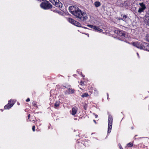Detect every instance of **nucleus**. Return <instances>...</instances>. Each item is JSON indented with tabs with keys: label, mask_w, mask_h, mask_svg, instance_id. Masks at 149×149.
Wrapping results in <instances>:
<instances>
[{
	"label": "nucleus",
	"mask_w": 149,
	"mask_h": 149,
	"mask_svg": "<svg viewBox=\"0 0 149 149\" xmlns=\"http://www.w3.org/2000/svg\"><path fill=\"white\" fill-rule=\"evenodd\" d=\"M70 12L77 17L79 18L82 21H85L87 18L86 14L82 13L81 10H69Z\"/></svg>",
	"instance_id": "f257e3e1"
},
{
	"label": "nucleus",
	"mask_w": 149,
	"mask_h": 149,
	"mask_svg": "<svg viewBox=\"0 0 149 149\" xmlns=\"http://www.w3.org/2000/svg\"><path fill=\"white\" fill-rule=\"evenodd\" d=\"M40 4V7L44 9H48L52 8V5L47 0H45Z\"/></svg>",
	"instance_id": "f03ea898"
},
{
	"label": "nucleus",
	"mask_w": 149,
	"mask_h": 149,
	"mask_svg": "<svg viewBox=\"0 0 149 149\" xmlns=\"http://www.w3.org/2000/svg\"><path fill=\"white\" fill-rule=\"evenodd\" d=\"M115 33L120 36L122 38H125L127 37V33L123 30H120L118 29H116L114 31Z\"/></svg>",
	"instance_id": "7ed1b4c3"
},
{
	"label": "nucleus",
	"mask_w": 149,
	"mask_h": 149,
	"mask_svg": "<svg viewBox=\"0 0 149 149\" xmlns=\"http://www.w3.org/2000/svg\"><path fill=\"white\" fill-rule=\"evenodd\" d=\"M113 119L111 115H109V116L108 120V133H110L111 131L113 124Z\"/></svg>",
	"instance_id": "20e7f679"
},
{
	"label": "nucleus",
	"mask_w": 149,
	"mask_h": 149,
	"mask_svg": "<svg viewBox=\"0 0 149 149\" xmlns=\"http://www.w3.org/2000/svg\"><path fill=\"white\" fill-rule=\"evenodd\" d=\"M144 43H147L143 42L142 44L138 42H134L132 43L133 45L136 47L138 48L139 49H143L145 50V47L143 46V45Z\"/></svg>",
	"instance_id": "39448f33"
},
{
	"label": "nucleus",
	"mask_w": 149,
	"mask_h": 149,
	"mask_svg": "<svg viewBox=\"0 0 149 149\" xmlns=\"http://www.w3.org/2000/svg\"><path fill=\"white\" fill-rule=\"evenodd\" d=\"M68 21L70 23L79 27H81V24L79 22L74 20L72 18H67Z\"/></svg>",
	"instance_id": "423d86ee"
},
{
	"label": "nucleus",
	"mask_w": 149,
	"mask_h": 149,
	"mask_svg": "<svg viewBox=\"0 0 149 149\" xmlns=\"http://www.w3.org/2000/svg\"><path fill=\"white\" fill-rule=\"evenodd\" d=\"M70 85H67V88L68 89V90L64 92L65 95H69L74 93L75 90L73 89L70 88Z\"/></svg>",
	"instance_id": "0eeeda50"
},
{
	"label": "nucleus",
	"mask_w": 149,
	"mask_h": 149,
	"mask_svg": "<svg viewBox=\"0 0 149 149\" xmlns=\"http://www.w3.org/2000/svg\"><path fill=\"white\" fill-rule=\"evenodd\" d=\"M15 101L12 100H10L8 102V103L4 106V109H7L11 108L14 104Z\"/></svg>",
	"instance_id": "6e6552de"
},
{
	"label": "nucleus",
	"mask_w": 149,
	"mask_h": 149,
	"mask_svg": "<svg viewBox=\"0 0 149 149\" xmlns=\"http://www.w3.org/2000/svg\"><path fill=\"white\" fill-rule=\"evenodd\" d=\"M146 40L149 42V34H147L146 36ZM143 46L145 47V50L149 52V44L147 43H144L143 45Z\"/></svg>",
	"instance_id": "1a4fd4ad"
},
{
	"label": "nucleus",
	"mask_w": 149,
	"mask_h": 149,
	"mask_svg": "<svg viewBox=\"0 0 149 149\" xmlns=\"http://www.w3.org/2000/svg\"><path fill=\"white\" fill-rule=\"evenodd\" d=\"M87 26L90 27L91 28L93 29L95 31L101 32L103 31V30L102 29H100L99 27H97L95 26H93L91 25H88Z\"/></svg>",
	"instance_id": "9d476101"
},
{
	"label": "nucleus",
	"mask_w": 149,
	"mask_h": 149,
	"mask_svg": "<svg viewBox=\"0 0 149 149\" xmlns=\"http://www.w3.org/2000/svg\"><path fill=\"white\" fill-rule=\"evenodd\" d=\"M65 11L62 10H53L54 12L58 13L59 15H65L66 14V10H64Z\"/></svg>",
	"instance_id": "9b49d317"
},
{
	"label": "nucleus",
	"mask_w": 149,
	"mask_h": 149,
	"mask_svg": "<svg viewBox=\"0 0 149 149\" xmlns=\"http://www.w3.org/2000/svg\"><path fill=\"white\" fill-rule=\"evenodd\" d=\"M145 23L149 26V12H147L145 16Z\"/></svg>",
	"instance_id": "f8f14e48"
},
{
	"label": "nucleus",
	"mask_w": 149,
	"mask_h": 149,
	"mask_svg": "<svg viewBox=\"0 0 149 149\" xmlns=\"http://www.w3.org/2000/svg\"><path fill=\"white\" fill-rule=\"evenodd\" d=\"M144 10H133V12L134 13H136L137 15H139L141 14H143L144 13Z\"/></svg>",
	"instance_id": "ddd939ff"
},
{
	"label": "nucleus",
	"mask_w": 149,
	"mask_h": 149,
	"mask_svg": "<svg viewBox=\"0 0 149 149\" xmlns=\"http://www.w3.org/2000/svg\"><path fill=\"white\" fill-rule=\"evenodd\" d=\"M77 107H73L72 109V111L71 114L72 115H74L77 113Z\"/></svg>",
	"instance_id": "4468645a"
},
{
	"label": "nucleus",
	"mask_w": 149,
	"mask_h": 149,
	"mask_svg": "<svg viewBox=\"0 0 149 149\" xmlns=\"http://www.w3.org/2000/svg\"><path fill=\"white\" fill-rule=\"evenodd\" d=\"M54 5L56 7L58 8H61L63 5L62 3L60 2L59 1V2H57L54 4Z\"/></svg>",
	"instance_id": "2eb2a0df"
},
{
	"label": "nucleus",
	"mask_w": 149,
	"mask_h": 149,
	"mask_svg": "<svg viewBox=\"0 0 149 149\" xmlns=\"http://www.w3.org/2000/svg\"><path fill=\"white\" fill-rule=\"evenodd\" d=\"M139 4L141 6V8H139V9H146V7L143 3H140Z\"/></svg>",
	"instance_id": "dca6fc26"
},
{
	"label": "nucleus",
	"mask_w": 149,
	"mask_h": 149,
	"mask_svg": "<svg viewBox=\"0 0 149 149\" xmlns=\"http://www.w3.org/2000/svg\"><path fill=\"white\" fill-rule=\"evenodd\" d=\"M69 9L72 10V9H79V8L78 7L76 6H70L69 7Z\"/></svg>",
	"instance_id": "f3484780"
},
{
	"label": "nucleus",
	"mask_w": 149,
	"mask_h": 149,
	"mask_svg": "<svg viewBox=\"0 0 149 149\" xmlns=\"http://www.w3.org/2000/svg\"><path fill=\"white\" fill-rule=\"evenodd\" d=\"M100 4V3L99 1H96L95 2V5L96 7L99 6Z\"/></svg>",
	"instance_id": "a211bd4d"
},
{
	"label": "nucleus",
	"mask_w": 149,
	"mask_h": 149,
	"mask_svg": "<svg viewBox=\"0 0 149 149\" xmlns=\"http://www.w3.org/2000/svg\"><path fill=\"white\" fill-rule=\"evenodd\" d=\"M89 95L87 93H83L81 95V97H86L88 96Z\"/></svg>",
	"instance_id": "6ab92c4d"
},
{
	"label": "nucleus",
	"mask_w": 149,
	"mask_h": 149,
	"mask_svg": "<svg viewBox=\"0 0 149 149\" xmlns=\"http://www.w3.org/2000/svg\"><path fill=\"white\" fill-rule=\"evenodd\" d=\"M127 17V16L126 15H125L123 16V17L121 19L123 21L125 22L126 20V18Z\"/></svg>",
	"instance_id": "aec40b11"
},
{
	"label": "nucleus",
	"mask_w": 149,
	"mask_h": 149,
	"mask_svg": "<svg viewBox=\"0 0 149 149\" xmlns=\"http://www.w3.org/2000/svg\"><path fill=\"white\" fill-rule=\"evenodd\" d=\"M59 2L58 0H52L51 1V2L53 3V4H54L56 3H57V2Z\"/></svg>",
	"instance_id": "412c9836"
},
{
	"label": "nucleus",
	"mask_w": 149,
	"mask_h": 149,
	"mask_svg": "<svg viewBox=\"0 0 149 149\" xmlns=\"http://www.w3.org/2000/svg\"><path fill=\"white\" fill-rule=\"evenodd\" d=\"M59 103L58 102H56L54 104V106L56 107H58V106H59Z\"/></svg>",
	"instance_id": "4be33fe9"
},
{
	"label": "nucleus",
	"mask_w": 149,
	"mask_h": 149,
	"mask_svg": "<svg viewBox=\"0 0 149 149\" xmlns=\"http://www.w3.org/2000/svg\"><path fill=\"white\" fill-rule=\"evenodd\" d=\"M127 146L128 147H132L133 146V145L132 143H129L127 144Z\"/></svg>",
	"instance_id": "5701e85b"
},
{
	"label": "nucleus",
	"mask_w": 149,
	"mask_h": 149,
	"mask_svg": "<svg viewBox=\"0 0 149 149\" xmlns=\"http://www.w3.org/2000/svg\"><path fill=\"white\" fill-rule=\"evenodd\" d=\"M129 3L128 2V1H125L124 3V4H125H125H126L127 6L128 5V4Z\"/></svg>",
	"instance_id": "b1692460"
},
{
	"label": "nucleus",
	"mask_w": 149,
	"mask_h": 149,
	"mask_svg": "<svg viewBox=\"0 0 149 149\" xmlns=\"http://www.w3.org/2000/svg\"><path fill=\"white\" fill-rule=\"evenodd\" d=\"M35 126H33L32 129L33 131V132H34L35 131Z\"/></svg>",
	"instance_id": "393cba45"
},
{
	"label": "nucleus",
	"mask_w": 149,
	"mask_h": 149,
	"mask_svg": "<svg viewBox=\"0 0 149 149\" xmlns=\"http://www.w3.org/2000/svg\"><path fill=\"white\" fill-rule=\"evenodd\" d=\"M30 101V99L29 98H28L26 100V102H28Z\"/></svg>",
	"instance_id": "a878e982"
},
{
	"label": "nucleus",
	"mask_w": 149,
	"mask_h": 149,
	"mask_svg": "<svg viewBox=\"0 0 149 149\" xmlns=\"http://www.w3.org/2000/svg\"><path fill=\"white\" fill-rule=\"evenodd\" d=\"M93 114L95 116L96 118H97L98 117V115L96 114L95 113H93Z\"/></svg>",
	"instance_id": "bb28decb"
},
{
	"label": "nucleus",
	"mask_w": 149,
	"mask_h": 149,
	"mask_svg": "<svg viewBox=\"0 0 149 149\" xmlns=\"http://www.w3.org/2000/svg\"><path fill=\"white\" fill-rule=\"evenodd\" d=\"M36 0L41 2H42V1H43L45 0Z\"/></svg>",
	"instance_id": "cd10ccee"
},
{
	"label": "nucleus",
	"mask_w": 149,
	"mask_h": 149,
	"mask_svg": "<svg viewBox=\"0 0 149 149\" xmlns=\"http://www.w3.org/2000/svg\"><path fill=\"white\" fill-rule=\"evenodd\" d=\"M119 147H120V149H121V147H121V145L120 144H119Z\"/></svg>",
	"instance_id": "c85d7f7f"
},
{
	"label": "nucleus",
	"mask_w": 149,
	"mask_h": 149,
	"mask_svg": "<svg viewBox=\"0 0 149 149\" xmlns=\"http://www.w3.org/2000/svg\"><path fill=\"white\" fill-rule=\"evenodd\" d=\"M30 114H29L28 115V119H29V118L30 117Z\"/></svg>",
	"instance_id": "c756f323"
},
{
	"label": "nucleus",
	"mask_w": 149,
	"mask_h": 149,
	"mask_svg": "<svg viewBox=\"0 0 149 149\" xmlns=\"http://www.w3.org/2000/svg\"><path fill=\"white\" fill-rule=\"evenodd\" d=\"M81 85H83V84H84L83 82L82 81H81Z\"/></svg>",
	"instance_id": "7c9ffc66"
},
{
	"label": "nucleus",
	"mask_w": 149,
	"mask_h": 149,
	"mask_svg": "<svg viewBox=\"0 0 149 149\" xmlns=\"http://www.w3.org/2000/svg\"><path fill=\"white\" fill-rule=\"evenodd\" d=\"M84 109L85 110H86V107H85V106H84Z\"/></svg>",
	"instance_id": "2f4dec72"
},
{
	"label": "nucleus",
	"mask_w": 149,
	"mask_h": 149,
	"mask_svg": "<svg viewBox=\"0 0 149 149\" xmlns=\"http://www.w3.org/2000/svg\"><path fill=\"white\" fill-rule=\"evenodd\" d=\"M67 86H63V87H65V88H67Z\"/></svg>",
	"instance_id": "473e14b6"
},
{
	"label": "nucleus",
	"mask_w": 149,
	"mask_h": 149,
	"mask_svg": "<svg viewBox=\"0 0 149 149\" xmlns=\"http://www.w3.org/2000/svg\"><path fill=\"white\" fill-rule=\"evenodd\" d=\"M107 98L108 99V93H107Z\"/></svg>",
	"instance_id": "72a5a7b5"
},
{
	"label": "nucleus",
	"mask_w": 149,
	"mask_h": 149,
	"mask_svg": "<svg viewBox=\"0 0 149 149\" xmlns=\"http://www.w3.org/2000/svg\"><path fill=\"white\" fill-rule=\"evenodd\" d=\"M93 121H94V122L95 123H96V121H95V120H93Z\"/></svg>",
	"instance_id": "f704fd0d"
},
{
	"label": "nucleus",
	"mask_w": 149,
	"mask_h": 149,
	"mask_svg": "<svg viewBox=\"0 0 149 149\" xmlns=\"http://www.w3.org/2000/svg\"><path fill=\"white\" fill-rule=\"evenodd\" d=\"M137 54L138 56H139V54L138 53H137Z\"/></svg>",
	"instance_id": "c9c22d12"
},
{
	"label": "nucleus",
	"mask_w": 149,
	"mask_h": 149,
	"mask_svg": "<svg viewBox=\"0 0 149 149\" xmlns=\"http://www.w3.org/2000/svg\"><path fill=\"white\" fill-rule=\"evenodd\" d=\"M84 28L85 29H88L87 28H86V27H84Z\"/></svg>",
	"instance_id": "e433bc0d"
},
{
	"label": "nucleus",
	"mask_w": 149,
	"mask_h": 149,
	"mask_svg": "<svg viewBox=\"0 0 149 149\" xmlns=\"http://www.w3.org/2000/svg\"><path fill=\"white\" fill-rule=\"evenodd\" d=\"M74 119L75 120H77V118H74Z\"/></svg>",
	"instance_id": "4c0bfd02"
},
{
	"label": "nucleus",
	"mask_w": 149,
	"mask_h": 149,
	"mask_svg": "<svg viewBox=\"0 0 149 149\" xmlns=\"http://www.w3.org/2000/svg\"><path fill=\"white\" fill-rule=\"evenodd\" d=\"M137 136V135H135V137H136V136Z\"/></svg>",
	"instance_id": "58836bf2"
},
{
	"label": "nucleus",
	"mask_w": 149,
	"mask_h": 149,
	"mask_svg": "<svg viewBox=\"0 0 149 149\" xmlns=\"http://www.w3.org/2000/svg\"><path fill=\"white\" fill-rule=\"evenodd\" d=\"M121 149H123V148L122 147H121Z\"/></svg>",
	"instance_id": "ea45409f"
},
{
	"label": "nucleus",
	"mask_w": 149,
	"mask_h": 149,
	"mask_svg": "<svg viewBox=\"0 0 149 149\" xmlns=\"http://www.w3.org/2000/svg\"><path fill=\"white\" fill-rule=\"evenodd\" d=\"M121 149H123V148L122 147H121Z\"/></svg>",
	"instance_id": "a19ab883"
},
{
	"label": "nucleus",
	"mask_w": 149,
	"mask_h": 149,
	"mask_svg": "<svg viewBox=\"0 0 149 149\" xmlns=\"http://www.w3.org/2000/svg\"><path fill=\"white\" fill-rule=\"evenodd\" d=\"M1 111H2V110L1 109Z\"/></svg>",
	"instance_id": "79ce46f5"
}]
</instances>
